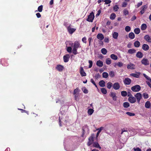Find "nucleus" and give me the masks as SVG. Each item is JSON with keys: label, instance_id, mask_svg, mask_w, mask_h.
<instances>
[{"label": "nucleus", "instance_id": "nucleus-38", "mask_svg": "<svg viewBox=\"0 0 151 151\" xmlns=\"http://www.w3.org/2000/svg\"><path fill=\"white\" fill-rule=\"evenodd\" d=\"M106 64L109 65L111 63V60L109 58H107L106 60Z\"/></svg>", "mask_w": 151, "mask_h": 151}, {"label": "nucleus", "instance_id": "nucleus-57", "mask_svg": "<svg viewBox=\"0 0 151 151\" xmlns=\"http://www.w3.org/2000/svg\"><path fill=\"white\" fill-rule=\"evenodd\" d=\"M104 2H105V4H108L111 3V1L110 0H104Z\"/></svg>", "mask_w": 151, "mask_h": 151}, {"label": "nucleus", "instance_id": "nucleus-13", "mask_svg": "<svg viewBox=\"0 0 151 151\" xmlns=\"http://www.w3.org/2000/svg\"><path fill=\"white\" fill-rule=\"evenodd\" d=\"M129 101L131 103H134L136 101V98L133 96H130L128 98Z\"/></svg>", "mask_w": 151, "mask_h": 151}, {"label": "nucleus", "instance_id": "nucleus-28", "mask_svg": "<svg viewBox=\"0 0 151 151\" xmlns=\"http://www.w3.org/2000/svg\"><path fill=\"white\" fill-rule=\"evenodd\" d=\"M93 146L94 147L96 148H99L100 149L101 148L100 147L99 145L97 142H95L93 143Z\"/></svg>", "mask_w": 151, "mask_h": 151}, {"label": "nucleus", "instance_id": "nucleus-14", "mask_svg": "<svg viewBox=\"0 0 151 151\" xmlns=\"http://www.w3.org/2000/svg\"><path fill=\"white\" fill-rule=\"evenodd\" d=\"M136 73H131L130 74V76H133L134 77L136 78H138L139 77V76L140 75V72H136Z\"/></svg>", "mask_w": 151, "mask_h": 151}, {"label": "nucleus", "instance_id": "nucleus-44", "mask_svg": "<svg viewBox=\"0 0 151 151\" xmlns=\"http://www.w3.org/2000/svg\"><path fill=\"white\" fill-rule=\"evenodd\" d=\"M109 76L112 78L113 77L115 76L114 73L113 71H110L109 73Z\"/></svg>", "mask_w": 151, "mask_h": 151}, {"label": "nucleus", "instance_id": "nucleus-16", "mask_svg": "<svg viewBox=\"0 0 151 151\" xmlns=\"http://www.w3.org/2000/svg\"><path fill=\"white\" fill-rule=\"evenodd\" d=\"M147 7V5H145L143 6H142L141 9L142 10L140 12V13L141 14H143L145 12V11Z\"/></svg>", "mask_w": 151, "mask_h": 151}, {"label": "nucleus", "instance_id": "nucleus-39", "mask_svg": "<svg viewBox=\"0 0 151 151\" xmlns=\"http://www.w3.org/2000/svg\"><path fill=\"white\" fill-rule=\"evenodd\" d=\"M101 52L104 55H105L107 52L106 50L104 48H103L101 50Z\"/></svg>", "mask_w": 151, "mask_h": 151}, {"label": "nucleus", "instance_id": "nucleus-15", "mask_svg": "<svg viewBox=\"0 0 151 151\" xmlns=\"http://www.w3.org/2000/svg\"><path fill=\"white\" fill-rule=\"evenodd\" d=\"M64 61L66 63L68 61L70 58L69 55L68 54H66L63 56Z\"/></svg>", "mask_w": 151, "mask_h": 151}, {"label": "nucleus", "instance_id": "nucleus-23", "mask_svg": "<svg viewBox=\"0 0 151 151\" xmlns=\"http://www.w3.org/2000/svg\"><path fill=\"white\" fill-rule=\"evenodd\" d=\"M99 84L100 86L101 87H104L105 86V82L103 80L100 81Z\"/></svg>", "mask_w": 151, "mask_h": 151}, {"label": "nucleus", "instance_id": "nucleus-32", "mask_svg": "<svg viewBox=\"0 0 151 151\" xmlns=\"http://www.w3.org/2000/svg\"><path fill=\"white\" fill-rule=\"evenodd\" d=\"M143 75L144 77L147 80L149 81L150 83H151V78L149 77L145 73H143Z\"/></svg>", "mask_w": 151, "mask_h": 151}, {"label": "nucleus", "instance_id": "nucleus-4", "mask_svg": "<svg viewBox=\"0 0 151 151\" xmlns=\"http://www.w3.org/2000/svg\"><path fill=\"white\" fill-rule=\"evenodd\" d=\"M131 90L133 91L138 92L141 89V87L139 85H136L131 87Z\"/></svg>", "mask_w": 151, "mask_h": 151}, {"label": "nucleus", "instance_id": "nucleus-61", "mask_svg": "<svg viewBox=\"0 0 151 151\" xmlns=\"http://www.w3.org/2000/svg\"><path fill=\"white\" fill-rule=\"evenodd\" d=\"M86 38L85 37H84L82 39V41L85 43H86Z\"/></svg>", "mask_w": 151, "mask_h": 151}, {"label": "nucleus", "instance_id": "nucleus-50", "mask_svg": "<svg viewBox=\"0 0 151 151\" xmlns=\"http://www.w3.org/2000/svg\"><path fill=\"white\" fill-rule=\"evenodd\" d=\"M126 114L130 116H134L135 115V114L134 113H132L129 112H127Z\"/></svg>", "mask_w": 151, "mask_h": 151}, {"label": "nucleus", "instance_id": "nucleus-42", "mask_svg": "<svg viewBox=\"0 0 151 151\" xmlns=\"http://www.w3.org/2000/svg\"><path fill=\"white\" fill-rule=\"evenodd\" d=\"M121 95L124 97L126 96L127 95V93L126 91H123L121 92Z\"/></svg>", "mask_w": 151, "mask_h": 151}, {"label": "nucleus", "instance_id": "nucleus-19", "mask_svg": "<svg viewBox=\"0 0 151 151\" xmlns=\"http://www.w3.org/2000/svg\"><path fill=\"white\" fill-rule=\"evenodd\" d=\"M149 48V47L148 45L146 44H144L142 46V49L145 51L148 50Z\"/></svg>", "mask_w": 151, "mask_h": 151}, {"label": "nucleus", "instance_id": "nucleus-60", "mask_svg": "<svg viewBox=\"0 0 151 151\" xmlns=\"http://www.w3.org/2000/svg\"><path fill=\"white\" fill-rule=\"evenodd\" d=\"M100 76L99 73H97L95 75V77L96 79H97L100 78Z\"/></svg>", "mask_w": 151, "mask_h": 151}, {"label": "nucleus", "instance_id": "nucleus-59", "mask_svg": "<svg viewBox=\"0 0 151 151\" xmlns=\"http://www.w3.org/2000/svg\"><path fill=\"white\" fill-rule=\"evenodd\" d=\"M65 148L67 151H73L74 150V149H71V148L68 149L66 147H65Z\"/></svg>", "mask_w": 151, "mask_h": 151}, {"label": "nucleus", "instance_id": "nucleus-53", "mask_svg": "<svg viewBox=\"0 0 151 151\" xmlns=\"http://www.w3.org/2000/svg\"><path fill=\"white\" fill-rule=\"evenodd\" d=\"M74 97L75 100L76 101H78V100L79 98H78V96H79V94H74Z\"/></svg>", "mask_w": 151, "mask_h": 151}, {"label": "nucleus", "instance_id": "nucleus-56", "mask_svg": "<svg viewBox=\"0 0 151 151\" xmlns=\"http://www.w3.org/2000/svg\"><path fill=\"white\" fill-rule=\"evenodd\" d=\"M128 13L129 12L127 9H124L123 11V14L124 15L126 16L127 15H128Z\"/></svg>", "mask_w": 151, "mask_h": 151}, {"label": "nucleus", "instance_id": "nucleus-1", "mask_svg": "<svg viewBox=\"0 0 151 151\" xmlns=\"http://www.w3.org/2000/svg\"><path fill=\"white\" fill-rule=\"evenodd\" d=\"M81 47L79 42L78 41H76L74 43L73 49L72 50L73 53L76 55L78 54L77 50L78 48Z\"/></svg>", "mask_w": 151, "mask_h": 151}, {"label": "nucleus", "instance_id": "nucleus-17", "mask_svg": "<svg viewBox=\"0 0 151 151\" xmlns=\"http://www.w3.org/2000/svg\"><path fill=\"white\" fill-rule=\"evenodd\" d=\"M83 134L82 135V136L83 137V135L85 134V133H86V131H87V132H88L89 129H88V127L87 126H84V127H83Z\"/></svg>", "mask_w": 151, "mask_h": 151}, {"label": "nucleus", "instance_id": "nucleus-3", "mask_svg": "<svg viewBox=\"0 0 151 151\" xmlns=\"http://www.w3.org/2000/svg\"><path fill=\"white\" fill-rule=\"evenodd\" d=\"M94 18V14L93 12L91 13L88 16V18L86 20L90 22H92Z\"/></svg>", "mask_w": 151, "mask_h": 151}, {"label": "nucleus", "instance_id": "nucleus-55", "mask_svg": "<svg viewBox=\"0 0 151 151\" xmlns=\"http://www.w3.org/2000/svg\"><path fill=\"white\" fill-rule=\"evenodd\" d=\"M67 51L69 53H71L72 52V49L71 47H68L67 48Z\"/></svg>", "mask_w": 151, "mask_h": 151}, {"label": "nucleus", "instance_id": "nucleus-33", "mask_svg": "<svg viewBox=\"0 0 151 151\" xmlns=\"http://www.w3.org/2000/svg\"><path fill=\"white\" fill-rule=\"evenodd\" d=\"M147 28V25L145 24H142L141 26V29L142 30H145Z\"/></svg>", "mask_w": 151, "mask_h": 151}, {"label": "nucleus", "instance_id": "nucleus-22", "mask_svg": "<svg viewBox=\"0 0 151 151\" xmlns=\"http://www.w3.org/2000/svg\"><path fill=\"white\" fill-rule=\"evenodd\" d=\"M97 37L98 39L101 40L104 39V36L102 34L99 33L97 35Z\"/></svg>", "mask_w": 151, "mask_h": 151}, {"label": "nucleus", "instance_id": "nucleus-35", "mask_svg": "<svg viewBox=\"0 0 151 151\" xmlns=\"http://www.w3.org/2000/svg\"><path fill=\"white\" fill-rule=\"evenodd\" d=\"M113 86V84L111 82H109L107 83V88L108 89H110L112 86Z\"/></svg>", "mask_w": 151, "mask_h": 151}, {"label": "nucleus", "instance_id": "nucleus-29", "mask_svg": "<svg viewBox=\"0 0 151 151\" xmlns=\"http://www.w3.org/2000/svg\"><path fill=\"white\" fill-rule=\"evenodd\" d=\"M110 57L111 59L115 60H117L118 59L117 56L114 54H111L110 55Z\"/></svg>", "mask_w": 151, "mask_h": 151}, {"label": "nucleus", "instance_id": "nucleus-40", "mask_svg": "<svg viewBox=\"0 0 151 151\" xmlns=\"http://www.w3.org/2000/svg\"><path fill=\"white\" fill-rule=\"evenodd\" d=\"M134 31L135 33L136 34H138L140 32V29L139 28L135 29Z\"/></svg>", "mask_w": 151, "mask_h": 151}, {"label": "nucleus", "instance_id": "nucleus-2", "mask_svg": "<svg viewBox=\"0 0 151 151\" xmlns=\"http://www.w3.org/2000/svg\"><path fill=\"white\" fill-rule=\"evenodd\" d=\"M95 137V136L94 134H92L91 137H90L88 139V146H90L93 143L94 141V139Z\"/></svg>", "mask_w": 151, "mask_h": 151}, {"label": "nucleus", "instance_id": "nucleus-9", "mask_svg": "<svg viewBox=\"0 0 151 151\" xmlns=\"http://www.w3.org/2000/svg\"><path fill=\"white\" fill-rule=\"evenodd\" d=\"M135 65L132 63H130L127 65V67L128 69L134 70L135 69Z\"/></svg>", "mask_w": 151, "mask_h": 151}, {"label": "nucleus", "instance_id": "nucleus-20", "mask_svg": "<svg viewBox=\"0 0 151 151\" xmlns=\"http://www.w3.org/2000/svg\"><path fill=\"white\" fill-rule=\"evenodd\" d=\"M110 96L112 97L114 101H115L116 100V93L114 92H111L110 93Z\"/></svg>", "mask_w": 151, "mask_h": 151}, {"label": "nucleus", "instance_id": "nucleus-47", "mask_svg": "<svg viewBox=\"0 0 151 151\" xmlns=\"http://www.w3.org/2000/svg\"><path fill=\"white\" fill-rule=\"evenodd\" d=\"M119 9V7L118 6L116 5H115L113 7L114 10L116 12Z\"/></svg>", "mask_w": 151, "mask_h": 151}, {"label": "nucleus", "instance_id": "nucleus-51", "mask_svg": "<svg viewBox=\"0 0 151 151\" xmlns=\"http://www.w3.org/2000/svg\"><path fill=\"white\" fill-rule=\"evenodd\" d=\"M88 63L89 64V65L88 66V68H91L92 66L93 62L91 60H89L88 61Z\"/></svg>", "mask_w": 151, "mask_h": 151}, {"label": "nucleus", "instance_id": "nucleus-18", "mask_svg": "<svg viewBox=\"0 0 151 151\" xmlns=\"http://www.w3.org/2000/svg\"><path fill=\"white\" fill-rule=\"evenodd\" d=\"M145 40L147 41L151 42V37L149 36L148 35H146L144 37Z\"/></svg>", "mask_w": 151, "mask_h": 151}, {"label": "nucleus", "instance_id": "nucleus-21", "mask_svg": "<svg viewBox=\"0 0 151 151\" xmlns=\"http://www.w3.org/2000/svg\"><path fill=\"white\" fill-rule=\"evenodd\" d=\"M136 56L138 58H141L143 57V54L141 52L138 51L136 54Z\"/></svg>", "mask_w": 151, "mask_h": 151}, {"label": "nucleus", "instance_id": "nucleus-24", "mask_svg": "<svg viewBox=\"0 0 151 151\" xmlns=\"http://www.w3.org/2000/svg\"><path fill=\"white\" fill-rule=\"evenodd\" d=\"M96 64L98 66L100 67H102L103 65V62L100 60L97 61L96 62Z\"/></svg>", "mask_w": 151, "mask_h": 151}, {"label": "nucleus", "instance_id": "nucleus-45", "mask_svg": "<svg viewBox=\"0 0 151 151\" xmlns=\"http://www.w3.org/2000/svg\"><path fill=\"white\" fill-rule=\"evenodd\" d=\"M79 92V90L78 88H77L74 91V94H78Z\"/></svg>", "mask_w": 151, "mask_h": 151}, {"label": "nucleus", "instance_id": "nucleus-62", "mask_svg": "<svg viewBox=\"0 0 151 151\" xmlns=\"http://www.w3.org/2000/svg\"><path fill=\"white\" fill-rule=\"evenodd\" d=\"M127 5V3L126 2H124L122 4V6L123 7H125Z\"/></svg>", "mask_w": 151, "mask_h": 151}, {"label": "nucleus", "instance_id": "nucleus-31", "mask_svg": "<svg viewBox=\"0 0 151 151\" xmlns=\"http://www.w3.org/2000/svg\"><path fill=\"white\" fill-rule=\"evenodd\" d=\"M129 38L131 39H133L134 37V35L133 32H130L129 35Z\"/></svg>", "mask_w": 151, "mask_h": 151}, {"label": "nucleus", "instance_id": "nucleus-27", "mask_svg": "<svg viewBox=\"0 0 151 151\" xmlns=\"http://www.w3.org/2000/svg\"><path fill=\"white\" fill-rule=\"evenodd\" d=\"M136 52V50L133 49H129L128 51V53L131 54H134Z\"/></svg>", "mask_w": 151, "mask_h": 151}, {"label": "nucleus", "instance_id": "nucleus-52", "mask_svg": "<svg viewBox=\"0 0 151 151\" xmlns=\"http://www.w3.org/2000/svg\"><path fill=\"white\" fill-rule=\"evenodd\" d=\"M123 63L121 62H119L118 63L117 66L119 67H121L123 66Z\"/></svg>", "mask_w": 151, "mask_h": 151}, {"label": "nucleus", "instance_id": "nucleus-36", "mask_svg": "<svg viewBox=\"0 0 151 151\" xmlns=\"http://www.w3.org/2000/svg\"><path fill=\"white\" fill-rule=\"evenodd\" d=\"M94 111V110L91 109H88V113L89 115H91L93 113Z\"/></svg>", "mask_w": 151, "mask_h": 151}, {"label": "nucleus", "instance_id": "nucleus-63", "mask_svg": "<svg viewBox=\"0 0 151 151\" xmlns=\"http://www.w3.org/2000/svg\"><path fill=\"white\" fill-rule=\"evenodd\" d=\"M104 41L108 43L109 42V39L107 37H106L104 39Z\"/></svg>", "mask_w": 151, "mask_h": 151}, {"label": "nucleus", "instance_id": "nucleus-34", "mask_svg": "<svg viewBox=\"0 0 151 151\" xmlns=\"http://www.w3.org/2000/svg\"><path fill=\"white\" fill-rule=\"evenodd\" d=\"M116 15L115 14L113 13L111 14L110 17V19H111L113 20L115 19L116 17Z\"/></svg>", "mask_w": 151, "mask_h": 151}, {"label": "nucleus", "instance_id": "nucleus-30", "mask_svg": "<svg viewBox=\"0 0 151 151\" xmlns=\"http://www.w3.org/2000/svg\"><path fill=\"white\" fill-rule=\"evenodd\" d=\"M134 45L135 47H138L140 45V42L138 41H136L134 43Z\"/></svg>", "mask_w": 151, "mask_h": 151}, {"label": "nucleus", "instance_id": "nucleus-11", "mask_svg": "<svg viewBox=\"0 0 151 151\" xmlns=\"http://www.w3.org/2000/svg\"><path fill=\"white\" fill-rule=\"evenodd\" d=\"M56 69L59 71H62L64 69L63 66L60 65H57L56 67Z\"/></svg>", "mask_w": 151, "mask_h": 151}, {"label": "nucleus", "instance_id": "nucleus-10", "mask_svg": "<svg viewBox=\"0 0 151 151\" xmlns=\"http://www.w3.org/2000/svg\"><path fill=\"white\" fill-rule=\"evenodd\" d=\"M120 88V85L118 82L115 83L113 84V88L115 90H118Z\"/></svg>", "mask_w": 151, "mask_h": 151}, {"label": "nucleus", "instance_id": "nucleus-26", "mask_svg": "<svg viewBox=\"0 0 151 151\" xmlns=\"http://www.w3.org/2000/svg\"><path fill=\"white\" fill-rule=\"evenodd\" d=\"M151 106L150 103L149 101H147L146 102L145 104V107L147 109L150 108Z\"/></svg>", "mask_w": 151, "mask_h": 151}, {"label": "nucleus", "instance_id": "nucleus-37", "mask_svg": "<svg viewBox=\"0 0 151 151\" xmlns=\"http://www.w3.org/2000/svg\"><path fill=\"white\" fill-rule=\"evenodd\" d=\"M109 75L108 73L105 72H104L102 73V76L103 77L105 78H107L108 77Z\"/></svg>", "mask_w": 151, "mask_h": 151}, {"label": "nucleus", "instance_id": "nucleus-12", "mask_svg": "<svg viewBox=\"0 0 151 151\" xmlns=\"http://www.w3.org/2000/svg\"><path fill=\"white\" fill-rule=\"evenodd\" d=\"M80 74L82 76H85L86 75V74L84 72V69L82 67H81L80 68Z\"/></svg>", "mask_w": 151, "mask_h": 151}, {"label": "nucleus", "instance_id": "nucleus-46", "mask_svg": "<svg viewBox=\"0 0 151 151\" xmlns=\"http://www.w3.org/2000/svg\"><path fill=\"white\" fill-rule=\"evenodd\" d=\"M125 29L127 32H129L131 30V28L129 26H127L125 27Z\"/></svg>", "mask_w": 151, "mask_h": 151}, {"label": "nucleus", "instance_id": "nucleus-7", "mask_svg": "<svg viewBox=\"0 0 151 151\" xmlns=\"http://www.w3.org/2000/svg\"><path fill=\"white\" fill-rule=\"evenodd\" d=\"M141 63L142 64L145 65H147L149 64V62L148 59L143 58L141 61Z\"/></svg>", "mask_w": 151, "mask_h": 151}, {"label": "nucleus", "instance_id": "nucleus-8", "mask_svg": "<svg viewBox=\"0 0 151 151\" xmlns=\"http://www.w3.org/2000/svg\"><path fill=\"white\" fill-rule=\"evenodd\" d=\"M131 80L129 78H126L123 81L125 85H129L131 82Z\"/></svg>", "mask_w": 151, "mask_h": 151}, {"label": "nucleus", "instance_id": "nucleus-5", "mask_svg": "<svg viewBox=\"0 0 151 151\" xmlns=\"http://www.w3.org/2000/svg\"><path fill=\"white\" fill-rule=\"evenodd\" d=\"M67 29L69 33L70 34H72L76 30V29L71 27V25L70 24L67 27Z\"/></svg>", "mask_w": 151, "mask_h": 151}, {"label": "nucleus", "instance_id": "nucleus-6", "mask_svg": "<svg viewBox=\"0 0 151 151\" xmlns=\"http://www.w3.org/2000/svg\"><path fill=\"white\" fill-rule=\"evenodd\" d=\"M136 99H137L138 103H139L140 101L142 98V94L140 93H137L134 95Z\"/></svg>", "mask_w": 151, "mask_h": 151}, {"label": "nucleus", "instance_id": "nucleus-58", "mask_svg": "<svg viewBox=\"0 0 151 151\" xmlns=\"http://www.w3.org/2000/svg\"><path fill=\"white\" fill-rule=\"evenodd\" d=\"M82 90L83 91L84 93H88V91L85 88H82Z\"/></svg>", "mask_w": 151, "mask_h": 151}, {"label": "nucleus", "instance_id": "nucleus-48", "mask_svg": "<svg viewBox=\"0 0 151 151\" xmlns=\"http://www.w3.org/2000/svg\"><path fill=\"white\" fill-rule=\"evenodd\" d=\"M43 8V6L41 5L39 6L38 8V11L40 12H42Z\"/></svg>", "mask_w": 151, "mask_h": 151}, {"label": "nucleus", "instance_id": "nucleus-43", "mask_svg": "<svg viewBox=\"0 0 151 151\" xmlns=\"http://www.w3.org/2000/svg\"><path fill=\"white\" fill-rule=\"evenodd\" d=\"M123 106L125 108H128L129 106V104L128 102H125L123 104Z\"/></svg>", "mask_w": 151, "mask_h": 151}, {"label": "nucleus", "instance_id": "nucleus-49", "mask_svg": "<svg viewBox=\"0 0 151 151\" xmlns=\"http://www.w3.org/2000/svg\"><path fill=\"white\" fill-rule=\"evenodd\" d=\"M142 95L145 99H146L148 98V95L146 93H144Z\"/></svg>", "mask_w": 151, "mask_h": 151}, {"label": "nucleus", "instance_id": "nucleus-41", "mask_svg": "<svg viewBox=\"0 0 151 151\" xmlns=\"http://www.w3.org/2000/svg\"><path fill=\"white\" fill-rule=\"evenodd\" d=\"M101 92L104 94H106L107 91L106 89L104 88H102L101 89Z\"/></svg>", "mask_w": 151, "mask_h": 151}, {"label": "nucleus", "instance_id": "nucleus-64", "mask_svg": "<svg viewBox=\"0 0 151 151\" xmlns=\"http://www.w3.org/2000/svg\"><path fill=\"white\" fill-rule=\"evenodd\" d=\"M36 15L37 17L38 18H39L40 17H41V15L39 13H37L36 14Z\"/></svg>", "mask_w": 151, "mask_h": 151}, {"label": "nucleus", "instance_id": "nucleus-54", "mask_svg": "<svg viewBox=\"0 0 151 151\" xmlns=\"http://www.w3.org/2000/svg\"><path fill=\"white\" fill-rule=\"evenodd\" d=\"M133 150L134 151H142L140 149L139 147H134Z\"/></svg>", "mask_w": 151, "mask_h": 151}, {"label": "nucleus", "instance_id": "nucleus-25", "mask_svg": "<svg viewBox=\"0 0 151 151\" xmlns=\"http://www.w3.org/2000/svg\"><path fill=\"white\" fill-rule=\"evenodd\" d=\"M118 35V33L116 32H113L112 34V35L113 38L116 39L117 38Z\"/></svg>", "mask_w": 151, "mask_h": 151}]
</instances>
